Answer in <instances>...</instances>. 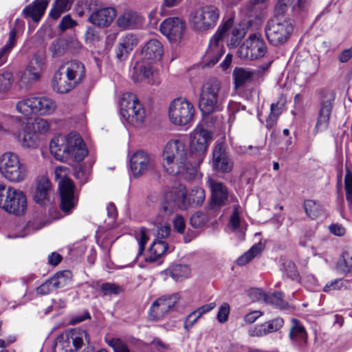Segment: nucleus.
I'll return each instance as SVG.
<instances>
[{
  "mask_svg": "<svg viewBox=\"0 0 352 352\" xmlns=\"http://www.w3.org/2000/svg\"><path fill=\"white\" fill-rule=\"evenodd\" d=\"M206 198L205 191L200 187H194L186 196V190L183 186L173 188L166 192L162 197L156 220L157 223L167 220L175 209L186 210L189 207L196 208L204 203Z\"/></svg>",
  "mask_w": 352,
  "mask_h": 352,
  "instance_id": "obj_1",
  "label": "nucleus"
},
{
  "mask_svg": "<svg viewBox=\"0 0 352 352\" xmlns=\"http://www.w3.org/2000/svg\"><path fill=\"white\" fill-rule=\"evenodd\" d=\"M162 161L164 168L170 175L189 173L192 175L195 173L186 146L181 140H170L166 144L162 153Z\"/></svg>",
  "mask_w": 352,
  "mask_h": 352,
  "instance_id": "obj_2",
  "label": "nucleus"
},
{
  "mask_svg": "<svg viewBox=\"0 0 352 352\" xmlns=\"http://www.w3.org/2000/svg\"><path fill=\"white\" fill-rule=\"evenodd\" d=\"M50 151L60 161L80 162L88 155L87 146L78 133H70L66 137L58 136L50 142Z\"/></svg>",
  "mask_w": 352,
  "mask_h": 352,
  "instance_id": "obj_3",
  "label": "nucleus"
},
{
  "mask_svg": "<svg viewBox=\"0 0 352 352\" xmlns=\"http://www.w3.org/2000/svg\"><path fill=\"white\" fill-rule=\"evenodd\" d=\"M226 98V91L218 79L210 78L203 84L199 96V107L201 112L207 116L204 121L207 122L208 118L212 119L209 116L221 109Z\"/></svg>",
  "mask_w": 352,
  "mask_h": 352,
  "instance_id": "obj_4",
  "label": "nucleus"
},
{
  "mask_svg": "<svg viewBox=\"0 0 352 352\" xmlns=\"http://www.w3.org/2000/svg\"><path fill=\"white\" fill-rule=\"evenodd\" d=\"M69 169L63 166L55 168V178L58 182L60 194V209L69 213L76 206L78 199L74 195V185L68 177Z\"/></svg>",
  "mask_w": 352,
  "mask_h": 352,
  "instance_id": "obj_5",
  "label": "nucleus"
},
{
  "mask_svg": "<svg viewBox=\"0 0 352 352\" xmlns=\"http://www.w3.org/2000/svg\"><path fill=\"white\" fill-rule=\"evenodd\" d=\"M0 173L10 182L19 183L28 177V168L18 155L9 151L0 156Z\"/></svg>",
  "mask_w": 352,
  "mask_h": 352,
  "instance_id": "obj_6",
  "label": "nucleus"
},
{
  "mask_svg": "<svg viewBox=\"0 0 352 352\" xmlns=\"http://www.w3.org/2000/svg\"><path fill=\"white\" fill-rule=\"evenodd\" d=\"M121 116L130 124L140 127L146 119V111L137 96L133 93H124L120 100Z\"/></svg>",
  "mask_w": 352,
  "mask_h": 352,
  "instance_id": "obj_7",
  "label": "nucleus"
},
{
  "mask_svg": "<svg viewBox=\"0 0 352 352\" xmlns=\"http://www.w3.org/2000/svg\"><path fill=\"white\" fill-rule=\"evenodd\" d=\"M293 30L294 27L291 20L278 16L270 19L265 25V37L268 42L274 46L285 43Z\"/></svg>",
  "mask_w": 352,
  "mask_h": 352,
  "instance_id": "obj_8",
  "label": "nucleus"
},
{
  "mask_svg": "<svg viewBox=\"0 0 352 352\" xmlns=\"http://www.w3.org/2000/svg\"><path fill=\"white\" fill-rule=\"evenodd\" d=\"M0 208L10 214L21 215L27 210V199L25 193L14 187L0 186Z\"/></svg>",
  "mask_w": 352,
  "mask_h": 352,
  "instance_id": "obj_9",
  "label": "nucleus"
},
{
  "mask_svg": "<svg viewBox=\"0 0 352 352\" xmlns=\"http://www.w3.org/2000/svg\"><path fill=\"white\" fill-rule=\"evenodd\" d=\"M212 138V132L205 129L203 125L197 126L193 131L190 144V159L192 166L196 167L203 161L206 156L208 142Z\"/></svg>",
  "mask_w": 352,
  "mask_h": 352,
  "instance_id": "obj_10",
  "label": "nucleus"
},
{
  "mask_svg": "<svg viewBox=\"0 0 352 352\" xmlns=\"http://www.w3.org/2000/svg\"><path fill=\"white\" fill-rule=\"evenodd\" d=\"M234 23L232 19H228L217 30L215 34L210 39L208 50L204 56V62L210 67L215 65L225 52L223 38L225 33L230 29Z\"/></svg>",
  "mask_w": 352,
  "mask_h": 352,
  "instance_id": "obj_11",
  "label": "nucleus"
},
{
  "mask_svg": "<svg viewBox=\"0 0 352 352\" xmlns=\"http://www.w3.org/2000/svg\"><path fill=\"white\" fill-rule=\"evenodd\" d=\"M219 18V10L214 6H206L192 11L188 17L190 26L195 30L212 29Z\"/></svg>",
  "mask_w": 352,
  "mask_h": 352,
  "instance_id": "obj_12",
  "label": "nucleus"
},
{
  "mask_svg": "<svg viewBox=\"0 0 352 352\" xmlns=\"http://www.w3.org/2000/svg\"><path fill=\"white\" fill-rule=\"evenodd\" d=\"M194 114V105L185 98H175L169 105L168 118L173 124L186 125L191 122Z\"/></svg>",
  "mask_w": 352,
  "mask_h": 352,
  "instance_id": "obj_13",
  "label": "nucleus"
},
{
  "mask_svg": "<svg viewBox=\"0 0 352 352\" xmlns=\"http://www.w3.org/2000/svg\"><path fill=\"white\" fill-rule=\"evenodd\" d=\"M267 52V47L261 35L250 34L241 45L237 52L242 59L256 60L263 57Z\"/></svg>",
  "mask_w": 352,
  "mask_h": 352,
  "instance_id": "obj_14",
  "label": "nucleus"
},
{
  "mask_svg": "<svg viewBox=\"0 0 352 352\" xmlns=\"http://www.w3.org/2000/svg\"><path fill=\"white\" fill-rule=\"evenodd\" d=\"M130 166L134 177H138L155 169V157L144 151H138L131 155Z\"/></svg>",
  "mask_w": 352,
  "mask_h": 352,
  "instance_id": "obj_15",
  "label": "nucleus"
},
{
  "mask_svg": "<svg viewBox=\"0 0 352 352\" xmlns=\"http://www.w3.org/2000/svg\"><path fill=\"white\" fill-rule=\"evenodd\" d=\"M334 99L335 94L333 91L325 90L321 92V106L315 126L316 132H322L327 129Z\"/></svg>",
  "mask_w": 352,
  "mask_h": 352,
  "instance_id": "obj_16",
  "label": "nucleus"
},
{
  "mask_svg": "<svg viewBox=\"0 0 352 352\" xmlns=\"http://www.w3.org/2000/svg\"><path fill=\"white\" fill-rule=\"evenodd\" d=\"M45 65V57L39 54H34L21 78V85L29 87L34 82L39 80Z\"/></svg>",
  "mask_w": 352,
  "mask_h": 352,
  "instance_id": "obj_17",
  "label": "nucleus"
},
{
  "mask_svg": "<svg viewBox=\"0 0 352 352\" xmlns=\"http://www.w3.org/2000/svg\"><path fill=\"white\" fill-rule=\"evenodd\" d=\"M178 300L179 296L177 294L158 298L152 303L150 307V319L153 321H157L163 318L173 308Z\"/></svg>",
  "mask_w": 352,
  "mask_h": 352,
  "instance_id": "obj_18",
  "label": "nucleus"
},
{
  "mask_svg": "<svg viewBox=\"0 0 352 352\" xmlns=\"http://www.w3.org/2000/svg\"><path fill=\"white\" fill-rule=\"evenodd\" d=\"M213 168L220 173H229L234 167V162L226 152L223 143H217L212 151Z\"/></svg>",
  "mask_w": 352,
  "mask_h": 352,
  "instance_id": "obj_19",
  "label": "nucleus"
},
{
  "mask_svg": "<svg viewBox=\"0 0 352 352\" xmlns=\"http://www.w3.org/2000/svg\"><path fill=\"white\" fill-rule=\"evenodd\" d=\"M60 339L63 347L65 348V352H76L85 344V342L89 344V336L85 330L74 329L66 332L61 336Z\"/></svg>",
  "mask_w": 352,
  "mask_h": 352,
  "instance_id": "obj_20",
  "label": "nucleus"
},
{
  "mask_svg": "<svg viewBox=\"0 0 352 352\" xmlns=\"http://www.w3.org/2000/svg\"><path fill=\"white\" fill-rule=\"evenodd\" d=\"M207 183L211 191L210 208L217 210L225 206L228 199V190L226 185L212 178H208Z\"/></svg>",
  "mask_w": 352,
  "mask_h": 352,
  "instance_id": "obj_21",
  "label": "nucleus"
},
{
  "mask_svg": "<svg viewBox=\"0 0 352 352\" xmlns=\"http://www.w3.org/2000/svg\"><path fill=\"white\" fill-rule=\"evenodd\" d=\"M185 23L178 17H170L162 21L160 30L170 41H177L183 35Z\"/></svg>",
  "mask_w": 352,
  "mask_h": 352,
  "instance_id": "obj_22",
  "label": "nucleus"
},
{
  "mask_svg": "<svg viewBox=\"0 0 352 352\" xmlns=\"http://www.w3.org/2000/svg\"><path fill=\"white\" fill-rule=\"evenodd\" d=\"M116 16V10L113 8H97L91 11L88 21L95 26L103 28L109 26Z\"/></svg>",
  "mask_w": 352,
  "mask_h": 352,
  "instance_id": "obj_23",
  "label": "nucleus"
},
{
  "mask_svg": "<svg viewBox=\"0 0 352 352\" xmlns=\"http://www.w3.org/2000/svg\"><path fill=\"white\" fill-rule=\"evenodd\" d=\"M16 119L19 121L18 125L20 129L14 131L16 138L23 147L35 148L37 143V136L34 130V126L30 123L22 121L21 118H17Z\"/></svg>",
  "mask_w": 352,
  "mask_h": 352,
  "instance_id": "obj_24",
  "label": "nucleus"
},
{
  "mask_svg": "<svg viewBox=\"0 0 352 352\" xmlns=\"http://www.w3.org/2000/svg\"><path fill=\"white\" fill-rule=\"evenodd\" d=\"M319 65V58L312 57L309 54H306L305 56L300 54L296 57L295 61L297 72L304 74L306 78L314 76L318 72Z\"/></svg>",
  "mask_w": 352,
  "mask_h": 352,
  "instance_id": "obj_25",
  "label": "nucleus"
},
{
  "mask_svg": "<svg viewBox=\"0 0 352 352\" xmlns=\"http://www.w3.org/2000/svg\"><path fill=\"white\" fill-rule=\"evenodd\" d=\"M138 43V37L132 34L128 33L122 36L116 50L117 59L122 62L127 59L130 53Z\"/></svg>",
  "mask_w": 352,
  "mask_h": 352,
  "instance_id": "obj_26",
  "label": "nucleus"
},
{
  "mask_svg": "<svg viewBox=\"0 0 352 352\" xmlns=\"http://www.w3.org/2000/svg\"><path fill=\"white\" fill-rule=\"evenodd\" d=\"M164 54L163 46L162 43L156 40L151 39L148 41L142 47L140 55L142 60L153 64L160 60Z\"/></svg>",
  "mask_w": 352,
  "mask_h": 352,
  "instance_id": "obj_27",
  "label": "nucleus"
},
{
  "mask_svg": "<svg viewBox=\"0 0 352 352\" xmlns=\"http://www.w3.org/2000/svg\"><path fill=\"white\" fill-rule=\"evenodd\" d=\"M52 190V184L46 177H41L36 181V186L33 193L34 201L44 206L50 201V194Z\"/></svg>",
  "mask_w": 352,
  "mask_h": 352,
  "instance_id": "obj_28",
  "label": "nucleus"
},
{
  "mask_svg": "<svg viewBox=\"0 0 352 352\" xmlns=\"http://www.w3.org/2000/svg\"><path fill=\"white\" fill-rule=\"evenodd\" d=\"M48 4V0H34L23 10L22 14L25 18H31L34 22L38 23L44 15Z\"/></svg>",
  "mask_w": 352,
  "mask_h": 352,
  "instance_id": "obj_29",
  "label": "nucleus"
},
{
  "mask_svg": "<svg viewBox=\"0 0 352 352\" xmlns=\"http://www.w3.org/2000/svg\"><path fill=\"white\" fill-rule=\"evenodd\" d=\"M65 76L73 81L77 86L85 76V67L84 65L78 60L67 62L63 67Z\"/></svg>",
  "mask_w": 352,
  "mask_h": 352,
  "instance_id": "obj_30",
  "label": "nucleus"
},
{
  "mask_svg": "<svg viewBox=\"0 0 352 352\" xmlns=\"http://www.w3.org/2000/svg\"><path fill=\"white\" fill-rule=\"evenodd\" d=\"M149 63L141 60L135 63L133 68L131 78L135 82L147 80L151 82V77L153 74V67Z\"/></svg>",
  "mask_w": 352,
  "mask_h": 352,
  "instance_id": "obj_31",
  "label": "nucleus"
},
{
  "mask_svg": "<svg viewBox=\"0 0 352 352\" xmlns=\"http://www.w3.org/2000/svg\"><path fill=\"white\" fill-rule=\"evenodd\" d=\"M289 337L292 344L296 346L301 347L306 344L307 334L304 326L298 320L292 319Z\"/></svg>",
  "mask_w": 352,
  "mask_h": 352,
  "instance_id": "obj_32",
  "label": "nucleus"
},
{
  "mask_svg": "<svg viewBox=\"0 0 352 352\" xmlns=\"http://www.w3.org/2000/svg\"><path fill=\"white\" fill-rule=\"evenodd\" d=\"M56 107V102L49 97H35V114L40 116L51 115L55 111Z\"/></svg>",
  "mask_w": 352,
  "mask_h": 352,
  "instance_id": "obj_33",
  "label": "nucleus"
},
{
  "mask_svg": "<svg viewBox=\"0 0 352 352\" xmlns=\"http://www.w3.org/2000/svg\"><path fill=\"white\" fill-rule=\"evenodd\" d=\"M266 0H249L241 12L249 18H259L266 8Z\"/></svg>",
  "mask_w": 352,
  "mask_h": 352,
  "instance_id": "obj_34",
  "label": "nucleus"
},
{
  "mask_svg": "<svg viewBox=\"0 0 352 352\" xmlns=\"http://www.w3.org/2000/svg\"><path fill=\"white\" fill-rule=\"evenodd\" d=\"M168 249V245L164 241L156 240L151 244L145 260L146 262L153 263L162 256Z\"/></svg>",
  "mask_w": 352,
  "mask_h": 352,
  "instance_id": "obj_35",
  "label": "nucleus"
},
{
  "mask_svg": "<svg viewBox=\"0 0 352 352\" xmlns=\"http://www.w3.org/2000/svg\"><path fill=\"white\" fill-rule=\"evenodd\" d=\"M140 16L131 10H125L117 19V25L122 28H132L139 22Z\"/></svg>",
  "mask_w": 352,
  "mask_h": 352,
  "instance_id": "obj_36",
  "label": "nucleus"
},
{
  "mask_svg": "<svg viewBox=\"0 0 352 352\" xmlns=\"http://www.w3.org/2000/svg\"><path fill=\"white\" fill-rule=\"evenodd\" d=\"M61 74H56L52 80L53 89L60 94H65L76 87V84L67 77H61Z\"/></svg>",
  "mask_w": 352,
  "mask_h": 352,
  "instance_id": "obj_37",
  "label": "nucleus"
},
{
  "mask_svg": "<svg viewBox=\"0 0 352 352\" xmlns=\"http://www.w3.org/2000/svg\"><path fill=\"white\" fill-rule=\"evenodd\" d=\"M232 75L235 87L239 88L252 80L254 72L248 69L236 67L233 71Z\"/></svg>",
  "mask_w": 352,
  "mask_h": 352,
  "instance_id": "obj_38",
  "label": "nucleus"
},
{
  "mask_svg": "<svg viewBox=\"0 0 352 352\" xmlns=\"http://www.w3.org/2000/svg\"><path fill=\"white\" fill-rule=\"evenodd\" d=\"M216 307L215 302H210L206 305H204L197 310L192 312L188 315L187 320L185 324V327L186 329L192 327V325L196 322V321L204 314L208 313Z\"/></svg>",
  "mask_w": 352,
  "mask_h": 352,
  "instance_id": "obj_39",
  "label": "nucleus"
},
{
  "mask_svg": "<svg viewBox=\"0 0 352 352\" xmlns=\"http://www.w3.org/2000/svg\"><path fill=\"white\" fill-rule=\"evenodd\" d=\"M35 97L26 98L19 100L16 104V109L25 117H30L35 114Z\"/></svg>",
  "mask_w": 352,
  "mask_h": 352,
  "instance_id": "obj_40",
  "label": "nucleus"
},
{
  "mask_svg": "<svg viewBox=\"0 0 352 352\" xmlns=\"http://www.w3.org/2000/svg\"><path fill=\"white\" fill-rule=\"evenodd\" d=\"M337 270L346 274L352 272V252L344 251L336 264Z\"/></svg>",
  "mask_w": 352,
  "mask_h": 352,
  "instance_id": "obj_41",
  "label": "nucleus"
},
{
  "mask_svg": "<svg viewBox=\"0 0 352 352\" xmlns=\"http://www.w3.org/2000/svg\"><path fill=\"white\" fill-rule=\"evenodd\" d=\"M16 33L14 29H12L9 33L8 41L5 45L0 49V67L6 61L9 54L16 43Z\"/></svg>",
  "mask_w": 352,
  "mask_h": 352,
  "instance_id": "obj_42",
  "label": "nucleus"
},
{
  "mask_svg": "<svg viewBox=\"0 0 352 352\" xmlns=\"http://www.w3.org/2000/svg\"><path fill=\"white\" fill-rule=\"evenodd\" d=\"M71 279L72 273L70 271L58 272L53 277L50 278L54 289L64 287L71 281Z\"/></svg>",
  "mask_w": 352,
  "mask_h": 352,
  "instance_id": "obj_43",
  "label": "nucleus"
},
{
  "mask_svg": "<svg viewBox=\"0 0 352 352\" xmlns=\"http://www.w3.org/2000/svg\"><path fill=\"white\" fill-rule=\"evenodd\" d=\"M263 248L264 246L261 243H258L254 245L248 251L237 259V264L239 265H246L254 257L258 255L263 250Z\"/></svg>",
  "mask_w": 352,
  "mask_h": 352,
  "instance_id": "obj_44",
  "label": "nucleus"
},
{
  "mask_svg": "<svg viewBox=\"0 0 352 352\" xmlns=\"http://www.w3.org/2000/svg\"><path fill=\"white\" fill-rule=\"evenodd\" d=\"M167 273L175 280L179 281L182 278H187L190 274V270L186 265L177 264L171 266Z\"/></svg>",
  "mask_w": 352,
  "mask_h": 352,
  "instance_id": "obj_45",
  "label": "nucleus"
},
{
  "mask_svg": "<svg viewBox=\"0 0 352 352\" xmlns=\"http://www.w3.org/2000/svg\"><path fill=\"white\" fill-rule=\"evenodd\" d=\"M233 25V24L232 25ZM230 30V33L228 34L230 36V41L228 42V45L231 46L232 47H236L241 40L243 38V37L245 35V28L241 27V26H236L231 28L228 29V30L225 33L224 36L228 34V32Z\"/></svg>",
  "mask_w": 352,
  "mask_h": 352,
  "instance_id": "obj_46",
  "label": "nucleus"
},
{
  "mask_svg": "<svg viewBox=\"0 0 352 352\" xmlns=\"http://www.w3.org/2000/svg\"><path fill=\"white\" fill-rule=\"evenodd\" d=\"M71 6L70 0H56L50 12V16L54 19H57L62 13L69 10Z\"/></svg>",
  "mask_w": 352,
  "mask_h": 352,
  "instance_id": "obj_47",
  "label": "nucleus"
},
{
  "mask_svg": "<svg viewBox=\"0 0 352 352\" xmlns=\"http://www.w3.org/2000/svg\"><path fill=\"white\" fill-rule=\"evenodd\" d=\"M282 112V109L278 102L272 103L270 106V113L266 120L265 126L267 129H272L277 123L279 116Z\"/></svg>",
  "mask_w": 352,
  "mask_h": 352,
  "instance_id": "obj_48",
  "label": "nucleus"
},
{
  "mask_svg": "<svg viewBox=\"0 0 352 352\" xmlns=\"http://www.w3.org/2000/svg\"><path fill=\"white\" fill-rule=\"evenodd\" d=\"M265 303L281 309H285L289 307L288 303L283 298V294L279 292L268 294Z\"/></svg>",
  "mask_w": 352,
  "mask_h": 352,
  "instance_id": "obj_49",
  "label": "nucleus"
},
{
  "mask_svg": "<svg viewBox=\"0 0 352 352\" xmlns=\"http://www.w3.org/2000/svg\"><path fill=\"white\" fill-rule=\"evenodd\" d=\"M304 208L307 216L315 219L319 216L322 211L320 205L314 200H306L304 203Z\"/></svg>",
  "mask_w": 352,
  "mask_h": 352,
  "instance_id": "obj_50",
  "label": "nucleus"
},
{
  "mask_svg": "<svg viewBox=\"0 0 352 352\" xmlns=\"http://www.w3.org/2000/svg\"><path fill=\"white\" fill-rule=\"evenodd\" d=\"M13 76L10 72L0 74V95L3 96L11 89Z\"/></svg>",
  "mask_w": 352,
  "mask_h": 352,
  "instance_id": "obj_51",
  "label": "nucleus"
},
{
  "mask_svg": "<svg viewBox=\"0 0 352 352\" xmlns=\"http://www.w3.org/2000/svg\"><path fill=\"white\" fill-rule=\"evenodd\" d=\"M239 205H235L230 217L229 227L233 232L240 231Z\"/></svg>",
  "mask_w": 352,
  "mask_h": 352,
  "instance_id": "obj_52",
  "label": "nucleus"
},
{
  "mask_svg": "<svg viewBox=\"0 0 352 352\" xmlns=\"http://www.w3.org/2000/svg\"><path fill=\"white\" fill-rule=\"evenodd\" d=\"M283 324L284 320L280 318H277L263 323V325L265 326V331L267 335L278 331L283 327Z\"/></svg>",
  "mask_w": 352,
  "mask_h": 352,
  "instance_id": "obj_53",
  "label": "nucleus"
},
{
  "mask_svg": "<svg viewBox=\"0 0 352 352\" xmlns=\"http://www.w3.org/2000/svg\"><path fill=\"white\" fill-rule=\"evenodd\" d=\"M135 237L139 245V250L138 252V256H139L143 254L144 250V246L148 240V237L146 235L145 229L143 228H141L139 230L136 232Z\"/></svg>",
  "mask_w": 352,
  "mask_h": 352,
  "instance_id": "obj_54",
  "label": "nucleus"
},
{
  "mask_svg": "<svg viewBox=\"0 0 352 352\" xmlns=\"http://www.w3.org/2000/svg\"><path fill=\"white\" fill-rule=\"evenodd\" d=\"M100 289L103 296L117 295L122 291L120 286L111 283H102Z\"/></svg>",
  "mask_w": 352,
  "mask_h": 352,
  "instance_id": "obj_55",
  "label": "nucleus"
},
{
  "mask_svg": "<svg viewBox=\"0 0 352 352\" xmlns=\"http://www.w3.org/2000/svg\"><path fill=\"white\" fill-rule=\"evenodd\" d=\"M207 221L206 215L201 212L195 213L190 219V225L195 228L202 227Z\"/></svg>",
  "mask_w": 352,
  "mask_h": 352,
  "instance_id": "obj_56",
  "label": "nucleus"
},
{
  "mask_svg": "<svg viewBox=\"0 0 352 352\" xmlns=\"http://www.w3.org/2000/svg\"><path fill=\"white\" fill-rule=\"evenodd\" d=\"M230 310V305L227 302H224L221 305L217 315V319L219 322L223 323L228 320Z\"/></svg>",
  "mask_w": 352,
  "mask_h": 352,
  "instance_id": "obj_57",
  "label": "nucleus"
},
{
  "mask_svg": "<svg viewBox=\"0 0 352 352\" xmlns=\"http://www.w3.org/2000/svg\"><path fill=\"white\" fill-rule=\"evenodd\" d=\"M76 21L73 20L70 15L68 14L63 17L58 25V28L62 32H64L67 29L76 26Z\"/></svg>",
  "mask_w": 352,
  "mask_h": 352,
  "instance_id": "obj_58",
  "label": "nucleus"
},
{
  "mask_svg": "<svg viewBox=\"0 0 352 352\" xmlns=\"http://www.w3.org/2000/svg\"><path fill=\"white\" fill-rule=\"evenodd\" d=\"M173 227L175 231L182 234L184 233L186 228L184 219L181 215H177L173 220Z\"/></svg>",
  "mask_w": 352,
  "mask_h": 352,
  "instance_id": "obj_59",
  "label": "nucleus"
},
{
  "mask_svg": "<svg viewBox=\"0 0 352 352\" xmlns=\"http://www.w3.org/2000/svg\"><path fill=\"white\" fill-rule=\"evenodd\" d=\"M293 1L294 0H278L275 10L278 16L286 12L288 7L293 3Z\"/></svg>",
  "mask_w": 352,
  "mask_h": 352,
  "instance_id": "obj_60",
  "label": "nucleus"
},
{
  "mask_svg": "<svg viewBox=\"0 0 352 352\" xmlns=\"http://www.w3.org/2000/svg\"><path fill=\"white\" fill-rule=\"evenodd\" d=\"M248 333L252 337H262L267 335L263 324L251 328L249 329Z\"/></svg>",
  "mask_w": 352,
  "mask_h": 352,
  "instance_id": "obj_61",
  "label": "nucleus"
},
{
  "mask_svg": "<svg viewBox=\"0 0 352 352\" xmlns=\"http://www.w3.org/2000/svg\"><path fill=\"white\" fill-rule=\"evenodd\" d=\"M287 276L294 280H299V274L296 270V267L293 262H289L287 268L286 269Z\"/></svg>",
  "mask_w": 352,
  "mask_h": 352,
  "instance_id": "obj_62",
  "label": "nucleus"
},
{
  "mask_svg": "<svg viewBox=\"0 0 352 352\" xmlns=\"http://www.w3.org/2000/svg\"><path fill=\"white\" fill-rule=\"evenodd\" d=\"M49 50L53 57H59L64 53V48L57 41H54Z\"/></svg>",
  "mask_w": 352,
  "mask_h": 352,
  "instance_id": "obj_63",
  "label": "nucleus"
},
{
  "mask_svg": "<svg viewBox=\"0 0 352 352\" xmlns=\"http://www.w3.org/2000/svg\"><path fill=\"white\" fill-rule=\"evenodd\" d=\"M346 199L352 202V177L346 175L344 179Z\"/></svg>",
  "mask_w": 352,
  "mask_h": 352,
  "instance_id": "obj_64",
  "label": "nucleus"
}]
</instances>
